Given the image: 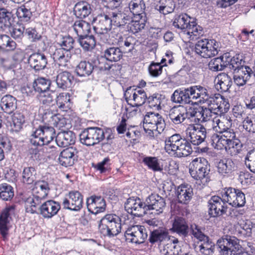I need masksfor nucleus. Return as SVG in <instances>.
<instances>
[{"label":"nucleus","instance_id":"680f3d73","mask_svg":"<svg viewBox=\"0 0 255 255\" xmlns=\"http://www.w3.org/2000/svg\"><path fill=\"white\" fill-rule=\"evenodd\" d=\"M219 98L214 96H210L208 95L207 99L202 100V103H205L207 108L212 109L213 111L220 112L221 107L219 104Z\"/></svg>","mask_w":255,"mask_h":255},{"label":"nucleus","instance_id":"4c0bfd02","mask_svg":"<svg viewBox=\"0 0 255 255\" xmlns=\"http://www.w3.org/2000/svg\"><path fill=\"white\" fill-rule=\"evenodd\" d=\"M123 52L118 47H110L104 51V57L111 62H117L123 57Z\"/></svg>","mask_w":255,"mask_h":255},{"label":"nucleus","instance_id":"1a4fd4ad","mask_svg":"<svg viewBox=\"0 0 255 255\" xmlns=\"http://www.w3.org/2000/svg\"><path fill=\"white\" fill-rule=\"evenodd\" d=\"M220 50V43L215 39H202L195 45L196 54L204 58H209L217 55Z\"/></svg>","mask_w":255,"mask_h":255},{"label":"nucleus","instance_id":"b1692460","mask_svg":"<svg viewBox=\"0 0 255 255\" xmlns=\"http://www.w3.org/2000/svg\"><path fill=\"white\" fill-rule=\"evenodd\" d=\"M76 139L74 133L68 129H63L56 136V142L59 147H65L75 143Z\"/></svg>","mask_w":255,"mask_h":255},{"label":"nucleus","instance_id":"e2e57ef3","mask_svg":"<svg viewBox=\"0 0 255 255\" xmlns=\"http://www.w3.org/2000/svg\"><path fill=\"white\" fill-rule=\"evenodd\" d=\"M56 94L54 91H50L49 90L40 93V102L43 105H50L56 98Z\"/></svg>","mask_w":255,"mask_h":255},{"label":"nucleus","instance_id":"052dcab7","mask_svg":"<svg viewBox=\"0 0 255 255\" xmlns=\"http://www.w3.org/2000/svg\"><path fill=\"white\" fill-rule=\"evenodd\" d=\"M143 163L153 171H161L162 168L160 166L159 160L156 157L146 156L143 158Z\"/></svg>","mask_w":255,"mask_h":255},{"label":"nucleus","instance_id":"f257e3e1","mask_svg":"<svg viewBox=\"0 0 255 255\" xmlns=\"http://www.w3.org/2000/svg\"><path fill=\"white\" fill-rule=\"evenodd\" d=\"M221 196H212L208 202L210 217L217 218L226 214L227 203L235 207L244 206L246 203L245 195L239 189L226 188L221 192Z\"/></svg>","mask_w":255,"mask_h":255},{"label":"nucleus","instance_id":"8fccbe9b","mask_svg":"<svg viewBox=\"0 0 255 255\" xmlns=\"http://www.w3.org/2000/svg\"><path fill=\"white\" fill-rule=\"evenodd\" d=\"M234 166V163L231 159L224 158L219 162L218 171L220 174L225 175L231 173Z\"/></svg>","mask_w":255,"mask_h":255},{"label":"nucleus","instance_id":"cd10ccee","mask_svg":"<svg viewBox=\"0 0 255 255\" xmlns=\"http://www.w3.org/2000/svg\"><path fill=\"white\" fill-rule=\"evenodd\" d=\"M0 106L4 113L11 115L17 109V100L11 95H4L0 100Z\"/></svg>","mask_w":255,"mask_h":255},{"label":"nucleus","instance_id":"4d7b16f0","mask_svg":"<svg viewBox=\"0 0 255 255\" xmlns=\"http://www.w3.org/2000/svg\"><path fill=\"white\" fill-rule=\"evenodd\" d=\"M245 61L243 60L242 56L239 54H237L234 56H231L229 54V64L228 68L233 70L234 72L245 67Z\"/></svg>","mask_w":255,"mask_h":255},{"label":"nucleus","instance_id":"5701e85b","mask_svg":"<svg viewBox=\"0 0 255 255\" xmlns=\"http://www.w3.org/2000/svg\"><path fill=\"white\" fill-rule=\"evenodd\" d=\"M71 57V51L64 50L62 48H56L52 54L54 61L59 67H66Z\"/></svg>","mask_w":255,"mask_h":255},{"label":"nucleus","instance_id":"338daca9","mask_svg":"<svg viewBox=\"0 0 255 255\" xmlns=\"http://www.w3.org/2000/svg\"><path fill=\"white\" fill-rule=\"evenodd\" d=\"M245 164L251 172L255 173V148L248 152L246 157Z\"/></svg>","mask_w":255,"mask_h":255},{"label":"nucleus","instance_id":"79ce46f5","mask_svg":"<svg viewBox=\"0 0 255 255\" xmlns=\"http://www.w3.org/2000/svg\"><path fill=\"white\" fill-rule=\"evenodd\" d=\"M190 94L192 95L193 100H198V102L202 103V100L207 99L209 95L207 89L200 85L193 86L189 87Z\"/></svg>","mask_w":255,"mask_h":255},{"label":"nucleus","instance_id":"dca6fc26","mask_svg":"<svg viewBox=\"0 0 255 255\" xmlns=\"http://www.w3.org/2000/svg\"><path fill=\"white\" fill-rule=\"evenodd\" d=\"M166 206L164 198L157 194H151L149 195L145 200V207L147 211L148 210H155L156 214L163 212Z\"/></svg>","mask_w":255,"mask_h":255},{"label":"nucleus","instance_id":"6e6d98bb","mask_svg":"<svg viewBox=\"0 0 255 255\" xmlns=\"http://www.w3.org/2000/svg\"><path fill=\"white\" fill-rule=\"evenodd\" d=\"M25 122V117L23 114L17 112L13 114L11 129L15 132L19 131L23 127Z\"/></svg>","mask_w":255,"mask_h":255},{"label":"nucleus","instance_id":"4468645a","mask_svg":"<svg viewBox=\"0 0 255 255\" xmlns=\"http://www.w3.org/2000/svg\"><path fill=\"white\" fill-rule=\"evenodd\" d=\"M145 202L143 203L139 198L130 197L125 204V208L128 213L137 217H141L146 214Z\"/></svg>","mask_w":255,"mask_h":255},{"label":"nucleus","instance_id":"0eeeda50","mask_svg":"<svg viewBox=\"0 0 255 255\" xmlns=\"http://www.w3.org/2000/svg\"><path fill=\"white\" fill-rule=\"evenodd\" d=\"M93 22L95 23L94 29L100 40L103 43L108 42L113 26L111 18L106 14L101 13L93 19Z\"/></svg>","mask_w":255,"mask_h":255},{"label":"nucleus","instance_id":"a878e982","mask_svg":"<svg viewBox=\"0 0 255 255\" xmlns=\"http://www.w3.org/2000/svg\"><path fill=\"white\" fill-rule=\"evenodd\" d=\"M169 240V235L167 229L160 227L150 231L148 238L149 242L152 245L159 244Z\"/></svg>","mask_w":255,"mask_h":255},{"label":"nucleus","instance_id":"473e14b6","mask_svg":"<svg viewBox=\"0 0 255 255\" xmlns=\"http://www.w3.org/2000/svg\"><path fill=\"white\" fill-rule=\"evenodd\" d=\"M221 119L214 118L213 122L216 126H214L213 128L218 133H220L231 129L232 120L229 116H220Z\"/></svg>","mask_w":255,"mask_h":255},{"label":"nucleus","instance_id":"864d4df0","mask_svg":"<svg viewBox=\"0 0 255 255\" xmlns=\"http://www.w3.org/2000/svg\"><path fill=\"white\" fill-rule=\"evenodd\" d=\"M38 128L41 131L40 133L42 134V137H43L45 145L48 144L55 137H56L55 131L53 127L47 126H40Z\"/></svg>","mask_w":255,"mask_h":255},{"label":"nucleus","instance_id":"58836bf2","mask_svg":"<svg viewBox=\"0 0 255 255\" xmlns=\"http://www.w3.org/2000/svg\"><path fill=\"white\" fill-rule=\"evenodd\" d=\"M192 18L186 13H181L174 16L173 25L178 29L186 30L190 27Z\"/></svg>","mask_w":255,"mask_h":255},{"label":"nucleus","instance_id":"603ef678","mask_svg":"<svg viewBox=\"0 0 255 255\" xmlns=\"http://www.w3.org/2000/svg\"><path fill=\"white\" fill-rule=\"evenodd\" d=\"M193 20L190 23V27H188L185 32L189 36V38L191 40L197 39L200 35H203V28L198 25L196 22Z\"/></svg>","mask_w":255,"mask_h":255},{"label":"nucleus","instance_id":"bf43d9fd","mask_svg":"<svg viewBox=\"0 0 255 255\" xmlns=\"http://www.w3.org/2000/svg\"><path fill=\"white\" fill-rule=\"evenodd\" d=\"M14 196L13 188L7 183L0 185V198L4 201L10 200Z\"/></svg>","mask_w":255,"mask_h":255},{"label":"nucleus","instance_id":"393cba45","mask_svg":"<svg viewBox=\"0 0 255 255\" xmlns=\"http://www.w3.org/2000/svg\"><path fill=\"white\" fill-rule=\"evenodd\" d=\"M234 81L236 85L239 87L245 85L249 80L253 74L252 69L247 66L238 69V70L234 72Z\"/></svg>","mask_w":255,"mask_h":255},{"label":"nucleus","instance_id":"7c9ffc66","mask_svg":"<svg viewBox=\"0 0 255 255\" xmlns=\"http://www.w3.org/2000/svg\"><path fill=\"white\" fill-rule=\"evenodd\" d=\"M74 79L71 73L65 71L57 75L56 82L58 87L64 90L71 88Z\"/></svg>","mask_w":255,"mask_h":255},{"label":"nucleus","instance_id":"6ab92c4d","mask_svg":"<svg viewBox=\"0 0 255 255\" xmlns=\"http://www.w3.org/2000/svg\"><path fill=\"white\" fill-rule=\"evenodd\" d=\"M77 153V149L72 146L63 149L60 152L58 158L59 164L64 167L72 166Z\"/></svg>","mask_w":255,"mask_h":255},{"label":"nucleus","instance_id":"0e129e2a","mask_svg":"<svg viewBox=\"0 0 255 255\" xmlns=\"http://www.w3.org/2000/svg\"><path fill=\"white\" fill-rule=\"evenodd\" d=\"M73 211H79L83 207V196L78 191H73Z\"/></svg>","mask_w":255,"mask_h":255},{"label":"nucleus","instance_id":"2f4dec72","mask_svg":"<svg viewBox=\"0 0 255 255\" xmlns=\"http://www.w3.org/2000/svg\"><path fill=\"white\" fill-rule=\"evenodd\" d=\"M254 226L250 220L242 221L235 225L236 234L241 238L251 237Z\"/></svg>","mask_w":255,"mask_h":255},{"label":"nucleus","instance_id":"423d86ee","mask_svg":"<svg viewBox=\"0 0 255 255\" xmlns=\"http://www.w3.org/2000/svg\"><path fill=\"white\" fill-rule=\"evenodd\" d=\"M210 167L205 158H196L189 164V173L195 180L207 182L209 179Z\"/></svg>","mask_w":255,"mask_h":255},{"label":"nucleus","instance_id":"aec40b11","mask_svg":"<svg viewBox=\"0 0 255 255\" xmlns=\"http://www.w3.org/2000/svg\"><path fill=\"white\" fill-rule=\"evenodd\" d=\"M111 18L113 26L115 28H119L120 29H124L125 26L129 24L131 21V15L125 10L112 12V16Z\"/></svg>","mask_w":255,"mask_h":255},{"label":"nucleus","instance_id":"a19ab883","mask_svg":"<svg viewBox=\"0 0 255 255\" xmlns=\"http://www.w3.org/2000/svg\"><path fill=\"white\" fill-rule=\"evenodd\" d=\"M94 65L91 62L86 61H81L76 66L75 71L80 77H86L90 75L94 69Z\"/></svg>","mask_w":255,"mask_h":255},{"label":"nucleus","instance_id":"ddd939ff","mask_svg":"<svg viewBox=\"0 0 255 255\" xmlns=\"http://www.w3.org/2000/svg\"><path fill=\"white\" fill-rule=\"evenodd\" d=\"M126 99L133 107H138L143 105L147 100V95L145 91L141 89H128L125 94Z\"/></svg>","mask_w":255,"mask_h":255},{"label":"nucleus","instance_id":"13d9d810","mask_svg":"<svg viewBox=\"0 0 255 255\" xmlns=\"http://www.w3.org/2000/svg\"><path fill=\"white\" fill-rule=\"evenodd\" d=\"M30 1H27L24 5L19 7L17 10V16L21 21L27 22L31 17L32 12L30 9L26 7H28Z\"/></svg>","mask_w":255,"mask_h":255},{"label":"nucleus","instance_id":"49530a36","mask_svg":"<svg viewBox=\"0 0 255 255\" xmlns=\"http://www.w3.org/2000/svg\"><path fill=\"white\" fill-rule=\"evenodd\" d=\"M51 81L44 77H38L35 79L32 85L35 92L41 93L49 90Z\"/></svg>","mask_w":255,"mask_h":255},{"label":"nucleus","instance_id":"c756f323","mask_svg":"<svg viewBox=\"0 0 255 255\" xmlns=\"http://www.w3.org/2000/svg\"><path fill=\"white\" fill-rule=\"evenodd\" d=\"M184 138L179 133H175L166 137L164 141V149L166 152L172 156L178 146V144L181 143L180 140H183Z\"/></svg>","mask_w":255,"mask_h":255},{"label":"nucleus","instance_id":"f8f14e48","mask_svg":"<svg viewBox=\"0 0 255 255\" xmlns=\"http://www.w3.org/2000/svg\"><path fill=\"white\" fill-rule=\"evenodd\" d=\"M125 237L127 242L140 244L147 239V233L144 226H132L127 229L125 233Z\"/></svg>","mask_w":255,"mask_h":255},{"label":"nucleus","instance_id":"2eb2a0df","mask_svg":"<svg viewBox=\"0 0 255 255\" xmlns=\"http://www.w3.org/2000/svg\"><path fill=\"white\" fill-rule=\"evenodd\" d=\"M61 209L60 203L53 200L45 201L38 206L39 214L44 219H51L57 214Z\"/></svg>","mask_w":255,"mask_h":255},{"label":"nucleus","instance_id":"9d476101","mask_svg":"<svg viewBox=\"0 0 255 255\" xmlns=\"http://www.w3.org/2000/svg\"><path fill=\"white\" fill-rule=\"evenodd\" d=\"M212 131H213L211 129H207L202 125L196 127L193 125H190L185 131L186 138L190 144L198 145L203 142L206 139L210 141Z\"/></svg>","mask_w":255,"mask_h":255},{"label":"nucleus","instance_id":"3c124183","mask_svg":"<svg viewBox=\"0 0 255 255\" xmlns=\"http://www.w3.org/2000/svg\"><path fill=\"white\" fill-rule=\"evenodd\" d=\"M78 41L85 51L92 50L96 45V41L93 35L89 34L78 37Z\"/></svg>","mask_w":255,"mask_h":255},{"label":"nucleus","instance_id":"c03bdc74","mask_svg":"<svg viewBox=\"0 0 255 255\" xmlns=\"http://www.w3.org/2000/svg\"><path fill=\"white\" fill-rule=\"evenodd\" d=\"M73 28L78 37L88 35L91 31V25L83 20L75 21Z\"/></svg>","mask_w":255,"mask_h":255},{"label":"nucleus","instance_id":"bb28decb","mask_svg":"<svg viewBox=\"0 0 255 255\" xmlns=\"http://www.w3.org/2000/svg\"><path fill=\"white\" fill-rule=\"evenodd\" d=\"M168 117L173 125H178L186 120L187 118V113L183 107H174L169 111Z\"/></svg>","mask_w":255,"mask_h":255},{"label":"nucleus","instance_id":"9b49d317","mask_svg":"<svg viewBox=\"0 0 255 255\" xmlns=\"http://www.w3.org/2000/svg\"><path fill=\"white\" fill-rule=\"evenodd\" d=\"M105 138L103 129L98 127H91L83 130L79 134L80 142L87 146H93Z\"/></svg>","mask_w":255,"mask_h":255},{"label":"nucleus","instance_id":"4be33fe9","mask_svg":"<svg viewBox=\"0 0 255 255\" xmlns=\"http://www.w3.org/2000/svg\"><path fill=\"white\" fill-rule=\"evenodd\" d=\"M190 92L189 87L177 89L172 95L171 101L174 103L181 104H190V103L192 104L193 99Z\"/></svg>","mask_w":255,"mask_h":255},{"label":"nucleus","instance_id":"f3484780","mask_svg":"<svg viewBox=\"0 0 255 255\" xmlns=\"http://www.w3.org/2000/svg\"><path fill=\"white\" fill-rule=\"evenodd\" d=\"M86 204L88 211L93 214L103 212L106 206L105 199L98 196H92L88 198Z\"/></svg>","mask_w":255,"mask_h":255},{"label":"nucleus","instance_id":"37998d69","mask_svg":"<svg viewBox=\"0 0 255 255\" xmlns=\"http://www.w3.org/2000/svg\"><path fill=\"white\" fill-rule=\"evenodd\" d=\"M145 8V4L143 1H140V3L132 2V1L128 4H125L124 10L129 15H131V19L134 15H139L144 14L143 9Z\"/></svg>","mask_w":255,"mask_h":255},{"label":"nucleus","instance_id":"e433bc0d","mask_svg":"<svg viewBox=\"0 0 255 255\" xmlns=\"http://www.w3.org/2000/svg\"><path fill=\"white\" fill-rule=\"evenodd\" d=\"M14 23V17L11 12L5 8H0V28L6 31Z\"/></svg>","mask_w":255,"mask_h":255},{"label":"nucleus","instance_id":"c85d7f7f","mask_svg":"<svg viewBox=\"0 0 255 255\" xmlns=\"http://www.w3.org/2000/svg\"><path fill=\"white\" fill-rule=\"evenodd\" d=\"M171 230L173 232L176 233L180 236L186 237L188 234L189 227L184 218L176 217L173 220Z\"/></svg>","mask_w":255,"mask_h":255},{"label":"nucleus","instance_id":"774afa93","mask_svg":"<svg viewBox=\"0 0 255 255\" xmlns=\"http://www.w3.org/2000/svg\"><path fill=\"white\" fill-rule=\"evenodd\" d=\"M244 128L249 132H255V116L246 117L243 122Z\"/></svg>","mask_w":255,"mask_h":255},{"label":"nucleus","instance_id":"5fc2aeb1","mask_svg":"<svg viewBox=\"0 0 255 255\" xmlns=\"http://www.w3.org/2000/svg\"><path fill=\"white\" fill-rule=\"evenodd\" d=\"M36 171L32 166L25 167L22 172V179L23 183L31 184L36 179Z\"/></svg>","mask_w":255,"mask_h":255},{"label":"nucleus","instance_id":"20e7f679","mask_svg":"<svg viewBox=\"0 0 255 255\" xmlns=\"http://www.w3.org/2000/svg\"><path fill=\"white\" fill-rule=\"evenodd\" d=\"M50 190L49 184L47 181L44 180L36 181L32 190V195L25 201L26 212L31 214L36 213L38 206L47 197Z\"/></svg>","mask_w":255,"mask_h":255},{"label":"nucleus","instance_id":"ea45409f","mask_svg":"<svg viewBox=\"0 0 255 255\" xmlns=\"http://www.w3.org/2000/svg\"><path fill=\"white\" fill-rule=\"evenodd\" d=\"M74 11L77 17L83 18L91 13V8L86 1H79L75 4Z\"/></svg>","mask_w":255,"mask_h":255},{"label":"nucleus","instance_id":"f03ea898","mask_svg":"<svg viewBox=\"0 0 255 255\" xmlns=\"http://www.w3.org/2000/svg\"><path fill=\"white\" fill-rule=\"evenodd\" d=\"M210 142L215 148L218 150L225 148L232 156L239 153L243 146L233 129L220 133H212L210 136Z\"/></svg>","mask_w":255,"mask_h":255},{"label":"nucleus","instance_id":"f704fd0d","mask_svg":"<svg viewBox=\"0 0 255 255\" xmlns=\"http://www.w3.org/2000/svg\"><path fill=\"white\" fill-rule=\"evenodd\" d=\"M216 79L217 80L216 88L218 90H220L221 92L228 91L233 84L231 77L226 73L219 74Z\"/></svg>","mask_w":255,"mask_h":255},{"label":"nucleus","instance_id":"72a5a7b5","mask_svg":"<svg viewBox=\"0 0 255 255\" xmlns=\"http://www.w3.org/2000/svg\"><path fill=\"white\" fill-rule=\"evenodd\" d=\"M180 141L181 143L178 144L172 156L178 158L186 157L193 152L191 144L186 137Z\"/></svg>","mask_w":255,"mask_h":255},{"label":"nucleus","instance_id":"7ed1b4c3","mask_svg":"<svg viewBox=\"0 0 255 255\" xmlns=\"http://www.w3.org/2000/svg\"><path fill=\"white\" fill-rule=\"evenodd\" d=\"M217 245L223 255H255V248L252 243L243 249L239 240L234 236H226L217 241Z\"/></svg>","mask_w":255,"mask_h":255},{"label":"nucleus","instance_id":"c9c22d12","mask_svg":"<svg viewBox=\"0 0 255 255\" xmlns=\"http://www.w3.org/2000/svg\"><path fill=\"white\" fill-rule=\"evenodd\" d=\"M47 115L50 116L51 119V124L61 131H63V129H68L69 128L70 125L68 123V120L63 117V116L60 114L53 115L52 113L50 114L49 112L48 114L47 112L45 114V116Z\"/></svg>","mask_w":255,"mask_h":255},{"label":"nucleus","instance_id":"a211bd4d","mask_svg":"<svg viewBox=\"0 0 255 255\" xmlns=\"http://www.w3.org/2000/svg\"><path fill=\"white\" fill-rule=\"evenodd\" d=\"M30 66L35 71L44 69L47 64V58L44 53L35 52L31 54L28 59Z\"/></svg>","mask_w":255,"mask_h":255},{"label":"nucleus","instance_id":"6e6552de","mask_svg":"<svg viewBox=\"0 0 255 255\" xmlns=\"http://www.w3.org/2000/svg\"><path fill=\"white\" fill-rule=\"evenodd\" d=\"M166 124L164 119L158 113H147L143 120V128L145 132L151 136H154V131L161 133L165 129Z\"/></svg>","mask_w":255,"mask_h":255},{"label":"nucleus","instance_id":"de8ad7c7","mask_svg":"<svg viewBox=\"0 0 255 255\" xmlns=\"http://www.w3.org/2000/svg\"><path fill=\"white\" fill-rule=\"evenodd\" d=\"M12 208H6L1 214L0 216V232L3 238H6L8 228L7 224L9 222V211Z\"/></svg>","mask_w":255,"mask_h":255},{"label":"nucleus","instance_id":"412c9836","mask_svg":"<svg viewBox=\"0 0 255 255\" xmlns=\"http://www.w3.org/2000/svg\"><path fill=\"white\" fill-rule=\"evenodd\" d=\"M176 194L179 203L187 204L193 195V189L189 184H181L176 189Z\"/></svg>","mask_w":255,"mask_h":255},{"label":"nucleus","instance_id":"09e8293b","mask_svg":"<svg viewBox=\"0 0 255 255\" xmlns=\"http://www.w3.org/2000/svg\"><path fill=\"white\" fill-rule=\"evenodd\" d=\"M56 102L57 106L62 111H67L70 108V95L68 93H62L56 96Z\"/></svg>","mask_w":255,"mask_h":255},{"label":"nucleus","instance_id":"39448f33","mask_svg":"<svg viewBox=\"0 0 255 255\" xmlns=\"http://www.w3.org/2000/svg\"><path fill=\"white\" fill-rule=\"evenodd\" d=\"M98 228L104 236L114 237L121 232V219L115 214H107L100 220Z\"/></svg>","mask_w":255,"mask_h":255},{"label":"nucleus","instance_id":"a18cd8bd","mask_svg":"<svg viewBox=\"0 0 255 255\" xmlns=\"http://www.w3.org/2000/svg\"><path fill=\"white\" fill-rule=\"evenodd\" d=\"M149 107L155 110H159L164 106L165 102V96L159 93H155L147 98Z\"/></svg>","mask_w":255,"mask_h":255},{"label":"nucleus","instance_id":"69168bd1","mask_svg":"<svg viewBox=\"0 0 255 255\" xmlns=\"http://www.w3.org/2000/svg\"><path fill=\"white\" fill-rule=\"evenodd\" d=\"M74 39L68 35L62 37V39L59 42H57V44L60 46L59 48H62L64 50L71 51L74 47Z\"/></svg>","mask_w":255,"mask_h":255}]
</instances>
